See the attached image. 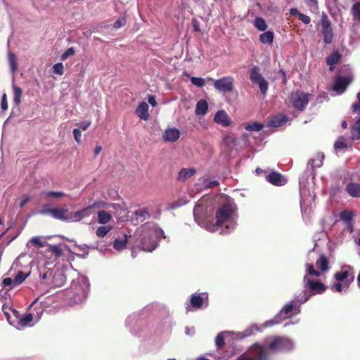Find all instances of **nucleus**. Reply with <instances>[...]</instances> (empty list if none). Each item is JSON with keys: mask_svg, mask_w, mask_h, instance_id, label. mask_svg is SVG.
Instances as JSON below:
<instances>
[{"mask_svg": "<svg viewBox=\"0 0 360 360\" xmlns=\"http://www.w3.org/2000/svg\"><path fill=\"white\" fill-rule=\"evenodd\" d=\"M304 288H309V290H304L302 295L297 297L296 300L300 304L305 303L312 295L321 294L326 290V287L323 283L317 280L311 279L307 275H305L304 277Z\"/></svg>", "mask_w": 360, "mask_h": 360, "instance_id": "nucleus-1", "label": "nucleus"}, {"mask_svg": "<svg viewBox=\"0 0 360 360\" xmlns=\"http://www.w3.org/2000/svg\"><path fill=\"white\" fill-rule=\"evenodd\" d=\"M293 348L292 342L282 336H274L268 344L267 349L269 353H280L291 351Z\"/></svg>", "mask_w": 360, "mask_h": 360, "instance_id": "nucleus-2", "label": "nucleus"}, {"mask_svg": "<svg viewBox=\"0 0 360 360\" xmlns=\"http://www.w3.org/2000/svg\"><path fill=\"white\" fill-rule=\"evenodd\" d=\"M249 78L253 84H256L259 86L260 93L263 97H266L268 88L269 82L260 73V70L258 66H253L250 71Z\"/></svg>", "mask_w": 360, "mask_h": 360, "instance_id": "nucleus-3", "label": "nucleus"}, {"mask_svg": "<svg viewBox=\"0 0 360 360\" xmlns=\"http://www.w3.org/2000/svg\"><path fill=\"white\" fill-rule=\"evenodd\" d=\"M140 244L139 247L148 252H152L157 246L156 233L152 230L143 231L140 235Z\"/></svg>", "mask_w": 360, "mask_h": 360, "instance_id": "nucleus-4", "label": "nucleus"}, {"mask_svg": "<svg viewBox=\"0 0 360 360\" xmlns=\"http://www.w3.org/2000/svg\"><path fill=\"white\" fill-rule=\"evenodd\" d=\"M39 277L41 283L56 286L60 285L63 283L65 278L61 273H54L51 269H49L43 274H40Z\"/></svg>", "mask_w": 360, "mask_h": 360, "instance_id": "nucleus-5", "label": "nucleus"}, {"mask_svg": "<svg viewBox=\"0 0 360 360\" xmlns=\"http://www.w3.org/2000/svg\"><path fill=\"white\" fill-rule=\"evenodd\" d=\"M309 96V94L303 91H293L290 95V102L296 110L302 112L308 105Z\"/></svg>", "mask_w": 360, "mask_h": 360, "instance_id": "nucleus-6", "label": "nucleus"}, {"mask_svg": "<svg viewBox=\"0 0 360 360\" xmlns=\"http://www.w3.org/2000/svg\"><path fill=\"white\" fill-rule=\"evenodd\" d=\"M105 203L103 201H96L90 206L75 212H69L68 221H78L86 217L91 215V210L96 207H104Z\"/></svg>", "mask_w": 360, "mask_h": 360, "instance_id": "nucleus-7", "label": "nucleus"}, {"mask_svg": "<svg viewBox=\"0 0 360 360\" xmlns=\"http://www.w3.org/2000/svg\"><path fill=\"white\" fill-rule=\"evenodd\" d=\"M214 87L221 93L232 92L234 89V78L226 76L214 81Z\"/></svg>", "mask_w": 360, "mask_h": 360, "instance_id": "nucleus-8", "label": "nucleus"}, {"mask_svg": "<svg viewBox=\"0 0 360 360\" xmlns=\"http://www.w3.org/2000/svg\"><path fill=\"white\" fill-rule=\"evenodd\" d=\"M233 210L229 204H225L220 207L216 212V225L222 226L226 222L232 214Z\"/></svg>", "mask_w": 360, "mask_h": 360, "instance_id": "nucleus-9", "label": "nucleus"}, {"mask_svg": "<svg viewBox=\"0 0 360 360\" xmlns=\"http://www.w3.org/2000/svg\"><path fill=\"white\" fill-rule=\"evenodd\" d=\"M321 27L323 41L326 44H330L333 39V32L331 27V22L326 14L321 15Z\"/></svg>", "mask_w": 360, "mask_h": 360, "instance_id": "nucleus-10", "label": "nucleus"}, {"mask_svg": "<svg viewBox=\"0 0 360 360\" xmlns=\"http://www.w3.org/2000/svg\"><path fill=\"white\" fill-rule=\"evenodd\" d=\"M267 350V347L255 343L250 348V356L255 360H269Z\"/></svg>", "mask_w": 360, "mask_h": 360, "instance_id": "nucleus-11", "label": "nucleus"}, {"mask_svg": "<svg viewBox=\"0 0 360 360\" xmlns=\"http://www.w3.org/2000/svg\"><path fill=\"white\" fill-rule=\"evenodd\" d=\"M352 82L350 77L337 76L334 79L332 89L338 94L343 93Z\"/></svg>", "mask_w": 360, "mask_h": 360, "instance_id": "nucleus-12", "label": "nucleus"}, {"mask_svg": "<svg viewBox=\"0 0 360 360\" xmlns=\"http://www.w3.org/2000/svg\"><path fill=\"white\" fill-rule=\"evenodd\" d=\"M266 181L274 186H281L287 183L285 177L278 172H271L266 176Z\"/></svg>", "mask_w": 360, "mask_h": 360, "instance_id": "nucleus-13", "label": "nucleus"}, {"mask_svg": "<svg viewBox=\"0 0 360 360\" xmlns=\"http://www.w3.org/2000/svg\"><path fill=\"white\" fill-rule=\"evenodd\" d=\"M49 212L51 217L54 219L68 221V209L64 207H53L51 210H49Z\"/></svg>", "mask_w": 360, "mask_h": 360, "instance_id": "nucleus-14", "label": "nucleus"}, {"mask_svg": "<svg viewBox=\"0 0 360 360\" xmlns=\"http://www.w3.org/2000/svg\"><path fill=\"white\" fill-rule=\"evenodd\" d=\"M294 309V305L290 303L285 305L280 311L279 314L275 317V321H269V325L271 326L273 323H278L280 321L277 320L278 317L283 316V319H285L290 318L292 316V311Z\"/></svg>", "mask_w": 360, "mask_h": 360, "instance_id": "nucleus-15", "label": "nucleus"}, {"mask_svg": "<svg viewBox=\"0 0 360 360\" xmlns=\"http://www.w3.org/2000/svg\"><path fill=\"white\" fill-rule=\"evenodd\" d=\"M87 296V290L80 285H76L74 288L72 300L75 303L83 302Z\"/></svg>", "mask_w": 360, "mask_h": 360, "instance_id": "nucleus-16", "label": "nucleus"}, {"mask_svg": "<svg viewBox=\"0 0 360 360\" xmlns=\"http://www.w3.org/2000/svg\"><path fill=\"white\" fill-rule=\"evenodd\" d=\"M214 121L223 127H229L231 124L230 118L226 112L224 110H218L216 112Z\"/></svg>", "mask_w": 360, "mask_h": 360, "instance_id": "nucleus-17", "label": "nucleus"}, {"mask_svg": "<svg viewBox=\"0 0 360 360\" xmlns=\"http://www.w3.org/2000/svg\"><path fill=\"white\" fill-rule=\"evenodd\" d=\"M180 137V131L176 128L167 129L163 135L162 138L165 141L174 142L177 141Z\"/></svg>", "mask_w": 360, "mask_h": 360, "instance_id": "nucleus-18", "label": "nucleus"}, {"mask_svg": "<svg viewBox=\"0 0 360 360\" xmlns=\"http://www.w3.org/2000/svg\"><path fill=\"white\" fill-rule=\"evenodd\" d=\"M345 191L352 198H360V184L356 182H349L345 186Z\"/></svg>", "mask_w": 360, "mask_h": 360, "instance_id": "nucleus-19", "label": "nucleus"}, {"mask_svg": "<svg viewBox=\"0 0 360 360\" xmlns=\"http://www.w3.org/2000/svg\"><path fill=\"white\" fill-rule=\"evenodd\" d=\"M288 121V118L285 115L278 114L277 115L273 116L268 122V126L271 127H279L284 124H285Z\"/></svg>", "mask_w": 360, "mask_h": 360, "instance_id": "nucleus-20", "label": "nucleus"}, {"mask_svg": "<svg viewBox=\"0 0 360 360\" xmlns=\"http://www.w3.org/2000/svg\"><path fill=\"white\" fill-rule=\"evenodd\" d=\"M341 54L338 51H333L326 58V63L330 65L329 70L333 71L334 65L338 64L341 59Z\"/></svg>", "mask_w": 360, "mask_h": 360, "instance_id": "nucleus-21", "label": "nucleus"}, {"mask_svg": "<svg viewBox=\"0 0 360 360\" xmlns=\"http://www.w3.org/2000/svg\"><path fill=\"white\" fill-rule=\"evenodd\" d=\"M148 108V105L143 101L137 107L136 113L140 119L147 120L149 118Z\"/></svg>", "mask_w": 360, "mask_h": 360, "instance_id": "nucleus-22", "label": "nucleus"}, {"mask_svg": "<svg viewBox=\"0 0 360 360\" xmlns=\"http://www.w3.org/2000/svg\"><path fill=\"white\" fill-rule=\"evenodd\" d=\"M195 173V169L193 168H183L179 172L177 179L180 181H184L194 175Z\"/></svg>", "mask_w": 360, "mask_h": 360, "instance_id": "nucleus-23", "label": "nucleus"}, {"mask_svg": "<svg viewBox=\"0 0 360 360\" xmlns=\"http://www.w3.org/2000/svg\"><path fill=\"white\" fill-rule=\"evenodd\" d=\"M207 110H208L207 102L204 99H201L196 104L195 113L197 115H204L207 113Z\"/></svg>", "mask_w": 360, "mask_h": 360, "instance_id": "nucleus-24", "label": "nucleus"}, {"mask_svg": "<svg viewBox=\"0 0 360 360\" xmlns=\"http://www.w3.org/2000/svg\"><path fill=\"white\" fill-rule=\"evenodd\" d=\"M316 265L318 269L324 272L328 271L329 269V261L324 255L321 254L317 259Z\"/></svg>", "mask_w": 360, "mask_h": 360, "instance_id": "nucleus-25", "label": "nucleus"}, {"mask_svg": "<svg viewBox=\"0 0 360 360\" xmlns=\"http://www.w3.org/2000/svg\"><path fill=\"white\" fill-rule=\"evenodd\" d=\"M112 220L110 214L105 210L98 212V222L101 224H106Z\"/></svg>", "mask_w": 360, "mask_h": 360, "instance_id": "nucleus-26", "label": "nucleus"}, {"mask_svg": "<svg viewBox=\"0 0 360 360\" xmlns=\"http://www.w3.org/2000/svg\"><path fill=\"white\" fill-rule=\"evenodd\" d=\"M204 299L200 295L193 294L191 297V304L193 308L200 309L202 307Z\"/></svg>", "mask_w": 360, "mask_h": 360, "instance_id": "nucleus-27", "label": "nucleus"}, {"mask_svg": "<svg viewBox=\"0 0 360 360\" xmlns=\"http://www.w3.org/2000/svg\"><path fill=\"white\" fill-rule=\"evenodd\" d=\"M274 37V32L271 30H268L259 35V41L262 44H271L273 42Z\"/></svg>", "mask_w": 360, "mask_h": 360, "instance_id": "nucleus-28", "label": "nucleus"}, {"mask_svg": "<svg viewBox=\"0 0 360 360\" xmlns=\"http://www.w3.org/2000/svg\"><path fill=\"white\" fill-rule=\"evenodd\" d=\"M351 139L360 140V123L356 121L350 127Z\"/></svg>", "mask_w": 360, "mask_h": 360, "instance_id": "nucleus-29", "label": "nucleus"}, {"mask_svg": "<svg viewBox=\"0 0 360 360\" xmlns=\"http://www.w3.org/2000/svg\"><path fill=\"white\" fill-rule=\"evenodd\" d=\"M127 236L124 234L122 239H115L113 243V248L116 250L121 251L126 248L127 243Z\"/></svg>", "mask_w": 360, "mask_h": 360, "instance_id": "nucleus-30", "label": "nucleus"}, {"mask_svg": "<svg viewBox=\"0 0 360 360\" xmlns=\"http://www.w3.org/2000/svg\"><path fill=\"white\" fill-rule=\"evenodd\" d=\"M41 195L47 200L51 198H61L65 196V193L63 191H44L41 193Z\"/></svg>", "mask_w": 360, "mask_h": 360, "instance_id": "nucleus-31", "label": "nucleus"}, {"mask_svg": "<svg viewBox=\"0 0 360 360\" xmlns=\"http://www.w3.org/2000/svg\"><path fill=\"white\" fill-rule=\"evenodd\" d=\"M13 102L16 105H19L21 102V97L22 94V90L20 87L15 85H13Z\"/></svg>", "mask_w": 360, "mask_h": 360, "instance_id": "nucleus-32", "label": "nucleus"}, {"mask_svg": "<svg viewBox=\"0 0 360 360\" xmlns=\"http://www.w3.org/2000/svg\"><path fill=\"white\" fill-rule=\"evenodd\" d=\"M340 219L347 224H351L353 220L354 214L352 211L344 210L340 212Z\"/></svg>", "mask_w": 360, "mask_h": 360, "instance_id": "nucleus-33", "label": "nucleus"}, {"mask_svg": "<svg viewBox=\"0 0 360 360\" xmlns=\"http://www.w3.org/2000/svg\"><path fill=\"white\" fill-rule=\"evenodd\" d=\"M204 213V208L202 205H196L193 209V215L196 222L200 223L203 221L201 214Z\"/></svg>", "mask_w": 360, "mask_h": 360, "instance_id": "nucleus-34", "label": "nucleus"}, {"mask_svg": "<svg viewBox=\"0 0 360 360\" xmlns=\"http://www.w3.org/2000/svg\"><path fill=\"white\" fill-rule=\"evenodd\" d=\"M49 250L55 256L56 258H59L63 255V251L60 245H49Z\"/></svg>", "mask_w": 360, "mask_h": 360, "instance_id": "nucleus-35", "label": "nucleus"}, {"mask_svg": "<svg viewBox=\"0 0 360 360\" xmlns=\"http://www.w3.org/2000/svg\"><path fill=\"white\" fill-rule=\"evenodd\" d=\"M254 25L259 31H265L267 28L266 21L262 17H257L255 19Z\"/></svg>", "mask_w": 360, "mask_h": 360, "instance_id": "nucleus-36", "label": "nucleus"}, {"mask_svg": "<svg viewBox=\"0 0 360 360\" xmlns=\"http://www.w3.org/2000/svg\"><path fill=\"white\" fill-rule=\"evenodd\" d=\"M264 127V125L262 123L254 122L252 123L247 124L245 126V129L247 131H259Z\"/></svg>", "mask_w": 360, "mask_h": 360, "instance_id": "nucleus-37", "label": "nucleus"}, {"mask_svg": "<svg viewBox=\"0 0 360 360\" xmlns=\"http://www.w3.org/2000/svg\"><path fill=\"white\" fill-rule=\"evenodd\" d=\"M111 229V226H101L97 229L96 234L98 238H103Z\"/></svg>", "mask_w": 360, "mask_h": 360, "instance_id": "nucleus-38", "label": "nucleus"}, {"mask_svg": "<svg viewBox=\"0 0 360 360\" xmlns=\"http://www.w3.org/2000/svg\"><path fill=\"white\" fill-rule=\"evenodd\" d=\"M134 214L137 219L140 218L141 221H143L145 219L150 217L148 210L145 208L136 210L134 212Z\"/></svg>", "mask_w": 360, "mask_h": 360, "instance_id": "nucleus-39", "label": "nucleus"}, {"mask_svg": "<svg viewBox=\"0 0 360 360\" xmlns=\"http://www.w3.org/2000/svg\"><path fill=\"white\" fill-rule=\"evenodd\" d=\"M33 320L32 314H27L19 320V325L22 327H25L29 325Z\"/></svg>", "mask_w": 360, "mask_h": 360, "instance_id": "nucleus-40", "label": "nucleus"}, {"mask_svg": "<svg viewBox=\"0 0 360 360\" xmlns=\"http://www.w3.org/2000/svg\"><path fill=\"white\" fill-rule=\"evenodd\" d=\"M29 276V274H26L22 271H19L13 279L14 285L22 283Z\"/></svg>", "mask_w": 360, "mask_h": 360, "instance_id": "nucleus-41", "label": "nucleus"}, {"mask_svg": "<svg viewBox=\"0 0 360 360\" xmlns=\"http://www.w3.org/2000/svg\"><path fill=\"white\" fill-rule=\"evenodd\" d=\"M8 60L11 68L13 72H15L18 69L17 58L14 53H9Z\"/></svg>", "mask_w": 360, "mask_h": 360, "instance_id": "nucleus-42", "label": "nucleus"}, {"mask_svg": "<svg viewBox=\"0 0 360 360\" xmlns=\"http://www.w3.org/2000/svg\"><path fill=\"white\" fill-rule=\"evenodd\" d=\"M317 160L319 161V163H316V160L314 159H311L309 160V163L311 165H315L316 167H321L323 164V160H324V154L322 152H319L316 154Z\"/></svg>", "mask_w": 360, "mask_h": 360, "instance_id": "nucleus-43", "label": "nucleus"}, {"mask_svg": "<svg viewBox=\"0 0 360 360\" xmlns=\"http://www.w3.org/2000/svg\"><path fill=\"white\" fill-rule=\"evenodd\" d=\"M348 276L349 272L347 271H337L334 275V278L338 281H343L347 278Z\"/></svg>", "mask_w": 360, "mask_h": 360, "instance_id": "nucleus-44", "label": "nucleus"}, {"mask_svg": "<svg viewBox=\"0 0 360 360\" xmlns=\"http://www.w3.org/2000/svg\"><path fill=\"white\" fill-rule=\"evenodd\" d=\"M307 272L309 275L314 276L316 277H319L321 276V272L315 270L314 266L311 264H307Z\"/></svg>", "mask_w": 360, "mask_h": 360, "instance_id": "nucleus-45", "label": "nucleus"}, {"mask_svg": "<svg viewBox=\"0 0 360 360\" xmlns=\"http://www.w3.org/2000/svg\"><path fill=\"white\" fill-rule=\"evenodd\" d=\"M352 12L354 18L360 20V3L356 2L352 8Z\"/></svg>", "mask_w": 360, "mask_h": 360, "instance_id": "nucleus-46", "label": "nucleus"}, {"mask_svg": "<svg viewBox=\"0 0 360 360\" xmlns=\"http://www.w3.org/2000/svg\"><path fill=\"white\" fill-rule=\"evenodd\" d=\"M191 82L198 87H203L205 85V81L202 77H191Z\"/></svg>", "mask_w": 360, "mask_h": 360, "instance_id": "nucleus-47", "label": "nucleus"}, {"mask_svg": "<svg viewBox=\"0 0 360 360\" xmlns=\"http://www.w3.org/2000/svg\"><path fill=\"white\" fill-rule=\"evenodd\" d=\"M334 148L336 150L346 149L347 148V145L345 143V139L341 137L335 142Z\"/></svg>", "mask_w": 360, "mask_h": 360, "instance_id": "nucleus-48", "label": "nucleus"}, {"mask_svg": "<svg viewBox=\"0 0 360 360\" xmlns=\"http://www.w3.org/2000/svg\"><path fill=\"white\" fill-rule=\"evenodd\" d=\"M30 243L39 248H44L46 245V242L41 240L39 237L32 238L30 240Z\"/></svg>", "mask_w": 360, "mask_h": 360, "instance_id": "nucleus-49", "label": "nucleus"}, {"mask_svg": "<svg viewBox=\"0 0 360 360\" xmlns=\"http://www.w3.org/2000/svg\"><path fill=\"white\" fill-rule=\"evenodd\" d=\"M215 343L217 348H221L224 346V337L223 335V333H219L216 338H215Z\"/></svg>", "mask_w": 360, "mask_h": 360, "instance_id": "nucleus-50", "label": "nucleus"}, {"mask_svg": "<svg viewBox=\"0 0 360 360\" xmlns=\"http://www.w3.org/2000/svg\"><path fill=\"white\" fill-rule=\"evenodd\" d=\"M75 53V50L73 47H70L60 57L61 60H65L69 57L74 56Z\"/></svg>", "mask_w": 360, "mask_h": 360, "instance_id": "nucleus-51", "label": "nucleus"}, {"mask_svg": "<svg viewBox=\"0 0 360 360\" xmlns=\"http://www.w3.org/2000/svg\"><path fill=\"white\" fill-rule=\"evenodd\" d=\"M53 72L60 75L64 73V67L62 63H58L53 67Z\"/></svg>", "mask_w": 360, "mask_h": 360, "instance_id": "nucleus-52", "label": "nucleus"}, {"mask_svg": "<svg viewBox=\"0 0 360 360\" xmlns=\"http://www.w3.org/2000/svg\"><path fill=\"white\" fill-rule=\"evenodd\" d=\"M126 24V19L124 18H119L113 25L114 28L119 29L124 26Z\"/></svg>", "mask_w": 360, "mask_h": 360, "instance_id": "nucleus-53", "label": "nucleus"}, {"mask_svg": "<svg viewBox=\"0 0 360 360\" xmlns=\"http://www.w3.org/2000/svg\"><path fill=\"white\" fill-rule=\"evenodd\" d=\"M1 108L3 111H6L8 109L7 96L6 94H4L1 97Z\"/></svg>", "mask_w": 360, "mask_h": 360, "instance_id": "nucleus-54", "label": "nucleus"}, {"mask_svg": "<svg viewBox=\"0 0 360 360\" xmlns=\"http://www.w3.org/2000/svg\"><path fill=\"white\" fill-rule=\"evenodd\" d=\"M357 101L352 104V110L354 112L360 111V92L356 94Z\"/></svg>", "mask_w": 360, "mask_h": 360, "instance_id": "nucleus-55", "label": "nucleus"}, {"mask_svg": "<svg viewBox=\"0 0 360 360\" xmlns=\"http://www.w3.org/2000/svg\"><path fill=\"white\" fill-rule=\"evenodd\" d=\"M73 135L75 141L78 143H81L82 131L79 129H73Z\"/></svg>", "mask_w": 360, "mask_h": 360, "instance_id": "nucleus-56", "label": "nucleus"}, {"mask_svg": "<svg viewBox=\"0 0 360 360\" xmlns=\"http://www.w3.org/2000/svg\"><path fill=\"white\" fill-rule=\"evenodd\" d=\"M299 20L306 25L309 24L311 22L310 17L304 13L299 14Z\"/></svg>", "mask_w": 360, "mask_h": 360, "instance_id": "nucleus-57", "label": "nucleus"}, {"mask_svg": "<svg viewBox=\"0 0 360 360\" xmlns=\"http://www.w3.org/2000/svg\"><path fill=\"white\" fill-rule=\"evenodd\" d=\"M12 284H14L13 279L8 277L4 278L1 283V285L4 287L11 286Z\"/></svg>", "mask_w": 360, "mask_h": 360, "instance_id": "nucleus-58", "label": "nucleus"}, {"mask_svg": "<svg viewBox=\"0 0 360 360\" xmlns=\"http://www.w3.org/2000/svg\"><path fill=\"white\" fill-rule=\"evenodd\" d=\"M192 25L195 32H200V22L196 18L192 19Z\"/></svg>", "mask_w": 360, "mask_h": 360, "instance_id": "nucleus-59", "label": "nucleus"}, {"mask_svg": "<svg viewBox=\"0 0 360 360\" xmlns=\"http://www.w3.org/2000/svg\"><path fill=\"white\" fill-rule=\"evenodd\" d=\"M219 184L218 181H216V180L210 181L207 184H205V188H212L219 186Z\"/></svg>", "mask_w": 360, "mask_h": 360, "instance_id": "nucleus-60", "label": "nucleus"}, {"mask_svg": "<svg viewBox=\"0 0 360 360\" xmlns=\"http://www.w3.org/2000/svg\"><path fill=\"white\" fill-rule=\"evenodd\" d=\"M52 208L49 207L48 204H45L42 207V210L40 211V213L42 214H50L49 210H51Z\"/></svg>", "mask_w": 360, "mask_h": 360, "instance_id": "nucleus-61", "label": "nucleus"}, {"mask_svg": "<svg viewBox=\"0 0 360 360\" xmlns=\"http://www.w3.org/2000/svg\"><path fill=\"white\" fill-rule=\"evenodd\" d=\"M236 360H255V359L251 357L247 353H244L239 356Z\"/></svg>", "mask_w": 360, "mask_h": 360, "instance_id": "nucleus-62", "label": "nucleus"}, {"mask_svg": "<svg viewBox=\"0 0 360 360\" xmlns=\"http://www.w3.org/2000/svg\"><path fill=\"white\" fill-rule=\"evenodd\" d=\"M91 122L89 121L87 122H81L78 124L79 129H82L83 131H85L88 129V127L90 126Z\"/></svg>", "mask_w": 360, "mask_h": 360, "instance_id": "nucleus-63", "label": "nucleus"}, {"mask_svg": "<svg viewBox=\"0 0 360 360\" xmlns=\"http://www.w3.org/2000/svg\"><path fill=\"white\" fill-rule=\"evenodd\" d=\"M148 103H150L153 107H155V106H156V105H157V102H156L155 96H152V95L148 96Z\"/></svg>", "mask_w": 360, "mask_h": 360, "instance_id": "nucleus-64", "label": "nucleus"}]
</instances>
